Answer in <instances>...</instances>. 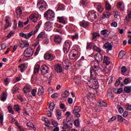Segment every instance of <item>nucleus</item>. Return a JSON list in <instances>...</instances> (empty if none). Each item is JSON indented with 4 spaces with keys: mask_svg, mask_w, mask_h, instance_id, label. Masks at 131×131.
Instances as JSON below:
<instances>
[{
    "mask_svg": "<svg viewBox=\"0 0 131 131\" xmlns=\"http://www.w3.org/2000/svg\"><path fill=\"white\" fill-rule=\"evenodd\" d=\"M87 84L89 88L96 90L99 88V82L97 79V76L90 75V78L88 79Z\"/></svg>",
    "mask_w": 131,
    "mask_h": 131,
    "instance_id": "f257e3e1",
    "label": "nucleus"
},
{
    "mask_svg": "<svg viewBox=\"0 0 131 131\" xmlns=\"http://www.w3.org/2000/svg\"><path fill=\"white\" fill-rule=\"evenodd\" d=\"M88 18L91 22H94V20H97L99 18V14L94 10L89 11Z\"/></svg>",
    "mask_w": 131,
    "mask_h": 131,
    "instance_id": "f03ea898",
    "label": "nucleus"
},
{
    "mask_svg": "<svg viewBox=\"0 0 131 131\" xmlns=\"http://www.w3.org/2000/svg\"><path fill=\"white\" fill-rule=\"evenodd\" d=\"M44 17L49 21H54V20H55V12L52 10H48L44 14Z\"/></svg>",
    "mask_w": 131,
    "mask_h": 131,
    "instance_id": "7ed1b4c3",
    "label": "nucleus"
},
{
    "mask_svg": "<svg viewBox=\"0 0 131 131\" xmlns=\"http://www.w3.org/2000/svg\"><path fill=\"white\" fill-rule=\"evenodd\" d=\"M100 69V67L99 66V63H97L96 64H94L93 67H91L90 68V75L93 76H97V71H99Z\"/></svg>",
    "mask_w": 131,
    "mask_h": 131,
    "instance_id": "20e7f679",
    "label": "nucleus"
},
{
    "mask_svg": "<svg viewBox=\"0 0 131 131\" xmlns=\"http://www.w3.org/2000/svg\"><path fill=\"white\" fill-rule=\"evenodd\" d=\"M34 53V50L31 47H28L26 50H25L24 52V56L26 58H28L31 57L32 55Z\"/></svg>",
    "mask_w": 131,
    "mask_h": 131,
    "instance_id": "39448f33",
    "label": "nucleus"
},
{
    "mask_svg": "<svg viewBox=\"0 0 131 131\" xmlns=\"http://www.w3.org/2000/svg\"><path fill=\"white\" fill-rule=\"evenodd\" d=\"M41 72L42 75H46V74H48L49 73V71H50V69L49 67L46 64H43L41 66Z\"/></svg>",
    "mask_w": 131,
    "mask_h": 131,
    "instance_id": "423d86ee",
    "label": "nucleus"
},
{
    "mask_svg": "<svg viewBox=\"0 0 131 131\" xmlns=\"http://www.w3.org/2000/svg\"><path fill=\"white\" fill-rule=\"evenodd\" d=\"M81 111V107L75 106L73 111V114L75 115L76 117H80L79 112Z\"/></svg>",
    "mask_w": 131,
    "mask_h": 131,
    "instance_id": "0eeeda50",
    "label": "nucleus"
},
{
    "mask_svg": "<svg viewBox=\"0 0 131 131\" xmlns=\"http://www.w3.org/2000/svg\"><path fill=\"white\" fill-rule=\"evenodd\" d=\"M70 50V44L68 42H65L63 44V51L64 54H68Z\"/></svg>",
    "mask_w": 131,
    "mask_h": 131,
    "instance_id": "6e6552de",
    "label": "nucleus"
},
{
    "mask_svg": "<svg viewBox=\"0 0 131 131\" xmlns=\"http://www.w3.org/2000/svg\"><path fill=\"white\" fill-rule=\"evenodd\" d=\"M62 65L63 66V68L67 70L71 65V63H70V60L67 59H64L62 62Z\"/></svg>",
    "mask_w": 131,
    "mask_h": 131,
    "instance_id": "1a4fd4ad",
    "label": "nucleus"
},
{
    "mask_svg": "<svg viewBox=\"0 0 131 131\" xmlns=\"http://www.w3.org/2000/svg\"><path fill=\"white\" fill-rule=\"evenodd\" d=\"M103 47L104 49H106L107 53H109L110 51H112V48H113V45L111 43L107 42L104 44Z\"/></svg>",
    "mask_w": 131,
    "mask_h": 131,
    "instance_id": "9d476101",
    "label": "nucleus"
},
{
    "mask_svg": "<svg viewBox=\"0 0 131 131\" xmlns=\"http://www.w3.org/2000/svg\"><path fill=\"white\" fill-rule=\"evenodd\" d=\"M45 29L46 31H51L53 29V24L51 22H47L45 26Z\"/></svg>",
    "mask_w": 131,
    "mask_h": 131,
    "instance_id": "9b49d317",
    "label": "nucleus"
},
{
    "mask_svg": "<svg viewBox=\"0 0 131 131\" xmlns=\"http://www.w3.org/2000/svg\"><path fill=\"white\" fill-rule=\"evenodd\" d=\"M95 59L97 63H101L103 61V55L101 53H98L94 56Z\"/></svg>",
    "mask_w": 131,
    "mask_h": 131,
    "instance_id": "f8f14e48",
    "label": "nucleus"
},
{
    "mask_svg": "<svg viewBox=\"0 0 131 131\" xmlns=\"http://www.w3.org/2000/svg\"><path fill=\"white\" fill-rule=\"evenodd\" d=\"M54 70L57 73H61L63 72V68L60 64H56L54 66Z\"/></svg>",
    "mask_w": 131,
    "mask_h": 131,
    "instance_id": "ddd939ff",
    "label": "nucleus"
},
{
    "mask_svg": "<svg viewBox=\"0 0 131 131\" xmlns=\"http://www.w3.org/2000/svg\"><path fill=\"white\" fill-rule=\"evenodd\" d=\"M44 58L46 60H49V61H53L55 59V56L52 54L46 53L44 55Z\"/></svg>",
    "mask_w": 131,
    "mask_h": 131,
    "instance_id": "4468645a",
    "label": "nucleus"
},
{
    "mask_svg": "<svg viewBox=\"0 0 131 131\" xmlns=\"http://www.w3.org/2000/svg\"><path fill=\"white\" fill-rule=\"evenodd\" d=\"M129 7H130V8H129L127 11V15L126 16V20L128 23L129 21L131 20V4H129L128 5Z\"/></svg>",
    "mask_w": 131,
    "mask_h": 131,
    "instance_id": "2eb2a0df",
    "label": "nucleus"
},
{
    "mask_svg": "<svg viewBox=\"0 0 131 131\" xmlns=\"http://www.w3.org/2000/svg\"><path fill=\"white\" fill-rule=\"evenodd\" d=\"M39 18L38 14L34 13L30 16V19L33 21L34 23L37 21Z\"/></svg>",
    "mask_w": 131,
    "mask_h": 131,
    "instance_id": "dca6fc26",
    "label": "nucleus"
},
{
    "mask_svg": "<svg viewBox=\"0 0 131 131\" xmlns=\"http://www.w3.org/2000/svg\"><path fill=\"white\" fill-rule=\"evenodd\" d=\"M54 41L56 43H61V41H62V37L59 35H56L54 36Z\"/></svg>",
    "mask_w": 131,
    "mask_h": 131,
    "instance_id": "f3484780",
    "label": "nucleus"
},
{
    "mask_svg": "<svg viewBox=\"0 0 131 131\" xmlns=\"http://www.w3.org/2000/svg\"><path fill=\"white\" fill-rule=\"evenodd\" d=\"M48 5L47 3L43 0L40 1L37 4V8H41L42 7H47Z\"/></svg>",
    "mask_w": 131,
    "mask_h": 131,
    "instance_id": "a211bd4d",
    "label": "nucleus"
},
{
    "mask_svg": "<svg viewBox=\"0 0 131 131\" xmlns=\"http://www.w3.org/2000/svg\"><path fill=\"white\" fill-rule=\"evenodd\" d=\"M40 68V66L38 64L35 66L34 69V74L35 75H37L38 74V72H39V69Z\"/></svg>",
    "mask_w": 131,
    "mask_h": 131,
    "instance_id": "6ab92c4d",
    "label": "nucleus"
},
{
    "mask_svg": "<svg viewBox=\"0 0 131 131\" xmlns=\"http://www.w3.org/2000/svg\"><path fill=\"white\" fill-rule=\"evenodd\" d=\"M30 88L31 87L30 85H26L24 88V93H25L26 94L30 93L31 91V89H30Z\"/></svg>",
    "mask_w": 131,
    "mask_h": 131,
    "instance_id": "aec40b11",
    "label": "nucleus"
},
{
    "mask_svg": "<svg viewBox=\"0 0 131 131\" xmlns=\"http://www.w3.org/2000/svg\"><path fill=\"white\" fill-rule=\"evenodd\" d=\"M103 62L104 63H105V64H106L107 66H108V65H109V64L111 63V62L110 61V58L108 56H104V58L103 59Z\"/></svg>",
    "mask_w": 131,
    "mask_h": 131,
    "instance_id": "412c9836",
    "label": "nucleus"
},
{
    "mask_svg": "<svg viewBox=\"0 0 131 131\" xmlns=\"http://www.w3.org/2000/svg\"><path fill=\"white\" fill-rule=\"evenodd\" d=\"M59 23H62V24H66L67 23L65 21V18L63 16H58L57 17Z\"/></svg>",
    "mask_w": 131,
    "mask_h": 131,
    "instance_id": "4be33fe9",
    "label": "nucleus"
},
{
    "mask_svg": "<svg viewBox=\"0 0 131 131\" xmlns=\"http://www.w3.org/2000/svg\"><path fill=\"white\" fill-rule=\"evenodd\" d=\"M18 68L20 69V72L23 73L25 70L26 69V66L25 65V63H22L18 66Z\"/></svg>",
    "mask_w": 131,
    "mask_h": 131,
    "instance_id": "5701e85b",
    "label": "nucleus"
},
{
    "mask_svg": "<svg viewBox=\"0 0 131 131\" xmlns=\"http://www.w3.org/2000/svg\"><path fill=\"white\" fill-rule=\"evenodd\" d=\"M69 57L71 60H74L75 57H76V54L73 53V51H71L69 54Z\"/></svg>",
    "mask_w": 131,
    "mask_h": 131,
    "instance_id": "b1692460",
    "label": "nucleus"
},
{
    "mask_svg": "<svg viewBox=\"0 0 131 131\" xmlns=\"http://www.w3.org/2000/svg\"><path fill=\"white\" fill-rule=\"evenodd\" d=\"M80 25L85 28V27H88V26L90 25V24L85 21L83 20L80 23Z\"/></svg>",
    "mask_w": 131,
    "mask_h": 131,
    "instance_id": "393cba45",
    "label": "nucleus"
},
{
    "mask_svg": "<svg viewBox=\"0 0 131 131\" xmlns=\"http://www.w3.org/2000/svg\"><path fill=\"white\" fill-rule=\"evenodd\" d=\"M18 47L21 49H24V40H18L17 41Z\"/></svg>",
    "mask_w": 131,
    "mask_h": 131,
    "instance_id": "a878e982",
    "label": "nucleus"
},
{
    "mask_svg": "<svg viewBox=\"0 0 131 131\" xmlns=\"http://www.w3.org/2000/svg\"><path fill=\"white\" fill-rule=\"evenodd\" d=\"M6 25L4 28V30L6 29H8L9 27H10V23L9 22V17H7V18L5 19Z\"/></svg>",
    "mask_w": 131,
    "mask_h": 131,
    "instance_id": "bb28decb",
    "label": "nucleus"
},
{
    "mask_svg": "<svg viewBox=\"0 0 131 131\" xmlns=\"http://www.w3.org/2000/svg\"><path fill=\"white\" fill-rule=\"evenodd\" d=\"M7 93L5 92H3L2 95H1V101L3 102H5L6 100H7Z\"/></svg>",
    "mask_w": 131,
    "mask_h": 131,
    "instance_id": "cd10ccee",
    "label": "nucleus"
},
{
    "mask_svg": "<svg viewBox=\"0 0 131 131\" xmlns=\"http://www.w3.org/2000/svg\"><path fill=\"white\" fill-rule=\"evenodd\" d=\"M103 19H105V18H109L111 16V13L109 12H105L102 15Z\"/></svg>",
    "mask_w": 131,
    "mask_h": 131,
    "instance_id": "c85d7f7f",
    "label": "nucleus"
},
{
    "mask_svg": "<svg viewBox=\"0 0 131 131\" xmlns=\"http://www.w3.org/2000/svg\"><path fill=\"white\" fill-rule=\"evenodd\" d=\"M45 92V90H43V87L41 86L39 87L38 90V96H41L42 94Z\"/></svg>",
    "mask_w": 131,
    "mask_h": 131,
    "instance_id": "c756f323",
    "label": "nucleus"
},
{
    "mask_svg": "<svg viewBox=\"0 0 131 131\" xmlns=\"http://www.w3.org/2000/svg\"><path fill=\"white\" fill-rule=\"evenodd\" d=\"M56 114H57V119L58 120H60V119L62 118L61 111L57 110L56 111Z\"/></svg>",
    "mask_w": 131,
    "mask_h": 131,
    "instance_id": "7c9ffc66",
    "label": "nucleus"
},
{
    "mask_svg": "<svg viewBox=\"0 0 131 131\" xmlns=\"http://www.w3.org/2000/svg\"><path fill=\"white\" fill-rule=\"evenodd\" d=\"M49 109L51 111H53V110L55 109V102L52 101V102H50L49 104Z\"/></svg>",
    "mask_w": 131,
    "mask_h": 131,
    "instance_id": "2f4dec72",
    "label": "nucleus"
},
{
    "mask_svg": "<svg viewBox=\"0 0 131 131\" xmlns=\"http://www.w3.org/2000/svg\"><path fill=\"white\" fill-rule=\"evenodd\" d=\"M99 36H100V33H94L93 34L92 39H93L94 40H95L96 41V40H97V37H99Z\"/></svg>",
    "mask_w": 131,
    "mask_h": 131,
    "instance_id": "473e14b6",
    "label": "nucleus"
},
{
    "mask_svg": "<svg viewBox=\"0 0 131 131\" xmlns=\"http://www.w3.org/2000/svg\"><path fill=\"white\" fill-rule=\"evenodd\" d=\"M105 3L106 11H110L111 10V6H110V4L108 3V1H105Z\"/></svg>",
    "mask_w": 131,
    "mask_h": 131,
    "instance_id": "72a5a7b5",
    "label": "nucleus"
},
{
    "mask_svg": "<svg viewBox=\"0 0 131 131\" xmlns=\"http://www.w3.org/2000/svg\"><path fill=\"white\" fill-rule=\"evenodd\" d=\"M93 46H94L93 42L87 43V46L86 47V50L91 51V50H92V48H93Z\"/></svg>",
    "mask_w": 131,
    "mask_h": 131,
    "instance_id": "f704fd0d",
    "label": "nucleus"
},
{
    "mask_svg": "<svg viewBox=\"0 0 131 131\" xmlns=\"http://www.w3.org/2000/svg\"><path fill=\"white\" fill-rule=\"evenodd\" d=\"M130 90H131V86H130L125 87L124 88V92H125L127 94H129L130 93Z\"/></svg>",
    "mask_w": 131,
    "mask_h": 131,
    "instance_id": "c9c22d12",
    "label": "nucleus"
},
{
    "mask_svg": "<svg viewBox=\"0 0 131 131\" xmlns=\"http://www.w3.org/2000/svg\"><path fill=\"white\" fill-rule=\"evenodd\" d=\"M74 80L75 83H79L80 81H81V78L77 77V76H75L74 78Z\"/></svg>",
    "mask_w": 131,
    "mask_h": 131,
    "instance_id": "e433bc0d",
    "label": "nucleus"
},
{
    "mask_svg": "<svg viewBox=\"0 0 131 131\" xmlns=\"http://www.w3.org/2000/svg\"><path fill=\"white\" fill-rule=\"evenodd\" d=\"M125 55V53H124V51L121 50L119 53V56L118 58L119 59H122L123 58V56Z\"/></svg>",
    "mask_w": 131,
    "mask_h": 131,
    "instance_id": "4c0bfd02",
    "label": "nucleus"
},
{
    "mask_svg": "<svg viewBox=\"0 0 131 131\" xmlns=\"http://www.w3.org/2000/svg\"><path fill=\"white\" fill-rule=\"evenodd\" d=\"M56 11H64V5L63 4H59Z\"/></svg>",
    "mask_w": 131,
    "mask_h": 131,
    "instance_id": "58836bf2",
    "label": "nucleus"
},
{
    "mask_svg": "<svg viewBox=\"0 0 131 131\" xmlns=\"http://www.w3.org/2000/svg\"><path fill=\"white\" fill-rule=\"evenodd\" d=\"M98 103L102 107H106V106H107V103H106V102L104 101H101L100 100H98Z\"/></svg>",
    "mask_w": 131,
    "mask_h": 131,
    "instance_id": "ea45409f",
    "label": "nucleus"
},
{
    "mask_svg": "<svg viewBox=\"0 0 131 131\" xmlns=\"http://www.w3.org/2000/svg\"><path fill=\"white\" fill-rule=\"evenodd\" d=\"M97 11H98V12L100 13H102V12H103V10H104V8L102 7V5H97Z\"/></svg>",
    "mask_w": 131,
    "mask_h": 131,
    "instance_id": "a19ab883",
    "label": "nucleus"
},
{
    "mask_svg": "<svg viewBox=\"0 0 131 131\" xmlns=\"http://www.w3.org/2000/svg\"><path fill=\"white\" fill-rule=\"evenodd\" d=\"M121 79H122V78L121 77H119L116 81V82L115 83V86H118V85H119L120 84V80H121Z\"/></svg>",
    "mask_w": 131,
    "mask_h": 131,
    "instance_id": "79ce46f5",
    "label": "nucleus"
},
{
    "mask_svg": "<svg viewBox=\"0 0 131 131\" xmlns=\"http://www.w3.org/2000/svg\"><path fill=\"white\" fill-rule=\"evenodd\" d=\"M45 122H46V126H47V127H49L50 126V124H51V121L49 120V119L47 118H45Z\"/></svg>",
    "mask_w": 131,
    "mask_h": 131,
    "instance_id": "37998d69",
    "label": "nucleus"
},
{
    "mask_svg": "<svg viewBox=\"0 0 131 131\" xmlns=\"http://www.w3.org/2000/svg\"><path fill=\"white\" fill-rule=\"evenodd\" d=\"M27 126L29 127H32V128H35V126L33 124V122H29L27 123Z\"/></svg>",
    "mask_w": 131,
    "mask_h": 131,
    "instance_id": "c03bdc74",
    "label": "nucleus"
},
{
    "mask_svg": "<svg viewBox=\"0 0 131 131\" xmlns=\"http://www.w3.org/2000/svg\"><path fill=\"white\" fill-rule=\"evenodd\" d=\"M74 124L75 126H76V127H78L79 125H80V124L79 123V119L75 120L74 122Z\"/></svg>",
    "mask_w": 131,
    "mask_h": 131,
    "instance_id": "a18cd8bd",
    "label": "nucleus"
},
{
    "mask_svg": "<svg viewBox=\"0 0 131 131\" xmlns=\"http://www.w3.org/2000/svg\"><path fill=\"white\" fill-rule=\"evenodd\" d=\"M45 34H43V33L41 32L37 37L36 40H39V39H40V38H42V37H43Z\"/></svg>",
    "mask_w": 131,
    "mask_h": 131,
    "instance_id": "49530a36",
    "label": "nucleus"
},
{
    "mask_svg": "<svg viewBox=\"0 0 131 131\" xmlns=\"http://www.w3.org/2000/svg\"><path fill=\"white\" fill-rule=\"evenodd\" d=\"M62 98H68L69 96V92L66 91H64V94L62 95Z\"/></svg>",
    "mask_w": 131,
    "mask_h": 131,
    "instance_id": "de8ad7c7",
    "label": "nucleus"
},
{
    "mask_svg": "<svg viewBox=\"0 0 131 131\" xmlns=\"http://www.w3.org/2000/svg\"><path fill=\"white\" fill-rule=\"evenodd\" d=\"M14 109L15 111H16V112H18V113H20V107H19V105H14Z\"/></svg>",
    "mask_w": 131,
    "mask_h": 131,
    "instance_id": "09e8293b",
    "label": "nucleus"
},
{
    "mask_svg": "<svg viewBox=\"0 0 131 131\" xmlns=\"http://www.w3.org/2000/svg\"><path fill=\"white\" fill-rule=\"evenodd\" d=\"M93 50H95L96 52H98V53H101V49L98 47H97L96 45L93 46Z\"/></svg>",
    "mask_w": 131,
    "mask_h": 131,
    "instance_id": "8fccbe9b",
    "label": "nucleus"
},
{
    "mask_svg": "<svg viewBox=\"0 0 131 131\" xmlns=\"http://www.w3.org/2000/svg\"><path fill=\"white\" fill-rule=\"evenodd\" d=\"M89 3V0H81V4L82 6H86Z\"/></svg>",
    "mask_w": 131,
    "mask_h": 131,
    "instance_id": "3c124183",
    "label": "nucleus"
},
{
    "mask_svg": "<svg viewBox=\"0 0 131 131\" xmlns=\"http://www.w3.org/2000/svg\"><path fill=\"white\" fill-rule=\"evenodd\" d=\"M34 32L33 31H31L30 33H28L27 35V37H28V39H29L30 37H31V36H32V35H34Z\"/></svg>",
    "mask_w": 131,
    "mask_h": 131,
    "instance_id": "603ef678",
    "label": "nucleus"
},
{
    "mask_svg": "<svg viewBox=\"0 0 131 131\" xmlns=\"http://www.w3.org/2000/svg\"><path fill=\"white\" fill-rule=\"evenodd\" d=\"M107 96L108 99H113V98H114V95L111 92L108 93Z\"/></svg>",
    "mask_w": 131,
    "mask_h": 131,
    "instance_id": "864d4df0",
    "label": "nucleus"
},
{
    "mask_svg": "<svg viewBox=\"0 0 131 131\" xmlns=\"http://www.w3.org/2000/svg\"><path fill=\"white\" fill-rule=\"evenodd\" d=\"M8 111L9 113H11V114H14V110H13V107L11 106H9L8 107Z\"/></svg>",
    "mask_w": 131,
    "mask_h": 131,
    "instance_id": "5fc2aeb1",
    "label": "nucleus"
},
{
    "mask_svg": "<svg viewBox=\"0 0 131 131\" xmlns=\"http://www.w3.org/2000/svg\"><path fill=\"white\" fill-rule=\"evenodd\" d=\"M63 126H62L63 129H66L67 128H70V127L68 126V124H67V123H64V122H63Z\"/></svg>",
    "mask_w": 131,
    "mask_h": 131,
    "instance_id": "6e6d98bb",
    "label": "nucleus"
},
{
    "mask_svg": "<svg viewBox=\"0 0 131 131\" xmlns=\"http://www.w3.org/2000/svg\"><path fill=\"white\" fill-rule=\"evenodd\" d=\"M19 35L20 36H21V37H24V38H26V39H28L27 34H24V33H20Z\"/></svg>",
    "mask_w": 131,
    "mask_h": 131,
    "instance_id": "4d7b16f0",
    "label": "nucleus"
},
{
    "mask_svg": "<svg viewBox=\"0 0 131 131\" xmlns=\"http://www.w3.org/2000/svg\"><path fill=\"white\" fill-rule=\"evenodd\" d=\"M54 27H55V28H62V27H63V26H62L61 24H59L56 23L54 24Z\"/></svg>",
    "mask_w": 131,
    "mask_h": 131,
    "instance_id": "13d9d810",
    "label": "nucleus"
},
{
    "mask_svg": "<svg viewBox=\"0 0 131 131\" xmlns=\"http://www.w3.org/2000/svg\"><path fill=\"white\" fill-rule=\"evenodd\" d=\"M10 78H7L4 80V83L5 85H8V84L10 83Z\"/></svg>",
    "mask_w": 131,
    "mask_h": 131,
    "instance_id": "bf43d9fd",
    "label": "nucleus"
},
{
    "mask_svg": "<svg viewBox=\"0 0 131 131\" xmlns=\"http://www.w3.org/2000/svg\"><path fill=\"white\" fill-rule=\"evenodd\" d=\"M107 32H108V30H103L101 31L100 33H101V35H105L106 34V35H108V34H107Z\"/></svg>",
    "mask_w": 131,
    "mask_h": 131,
    "instance_id": "052dcab7",
    "label": "nucleus"
},
{
    "mask_svg": "<svg viewBox=\"0 0 131 131\" xmlns=\"http://www.w3.org/2000/svg\"><path fill=\"white\" fill-rule=\"evenodd\" d=\"M52 123L55 127H56V126H58V122L56 121L55 120H53V119L52 120Z\"/></svg>",
    "mask_w": 131,
    "mask_h": 131,
    "instance_id": "680f3d73",
    "label": "nucleus"
},
{
    "mask_svg": "<svg viewBox=\"0 0 131 131\" xmlns=\"http://www.w3.org/2000/svg\"><path fill=\"white\" fill-rule=\"evenodd\" d=\"M122 6V3H121V2H119L117 5V7L118 9H119V10H123V9L121 8Z\"/></svg>",
    "mask_w": 131,
    "mask_h": 131,
    "instance_id": "e2e57ef3",
    "label": "nucleus"
},
{
    "mask_svg": "<svg viewBox=\"0 0 131 131\" xmlns=\"http://www.w3.org/2000/svg\"><path fill=\"white\" fill-rule=\"evenodd\" d=\"M39 51H40V46H38L36 50V52L35 53V55H38V53H39Z\"/></svg>",
    "mask_w": 131,
    "mask_h": 131,
    "instance_id": "0e129e2a",
    "label": "nucleus"
},
{
    "mask_svg": "<svg viewBox=\"0 0 131 131\" xmlns=\"http://www.w3.org/2000/svg\"><path fill=\"white\" fill-rule=\"evenodd\" d=\"M78 34H76L75 35L72 36V39L73 40H74V39H78Z\"/></svg>",
    "mask_w": 131,
    "mask_h": 131,
    "instance_id": "69168bd1",
    "label": "nucleus"
},
{
    "mask_svg": "<svg viewBox=\"0 0 131 131\" xmlns=\"http://www.w3.org/2000/svg\"><path fill=\"white\" fill-rule=\"evenodd\" d=\"M121 71L122 73H125L126 72V68L125 66H123L121 69Z\"/></svg>",
    "mask_w": 131,
    "mask_h": 131,
    "instance_id": "338daca9",
    "label": "nucleus"
},
{
    "mask_svg": "<svg viewBox=\"0 0 131 131\" xmlns=\"http://www.w3.org/2000/svg\"><path fill=\"white\" fill-rule=\"evenodd\" d=\"M117 117L118 121H119L120 122H122V121H123V118H122L121 116L118 115Z\"/></svg>",
    "mask_w": 131,
    "mask_h": 131,
    "instance_id": "774afa93",
    "label": "nucleus"
}]
</instances>
